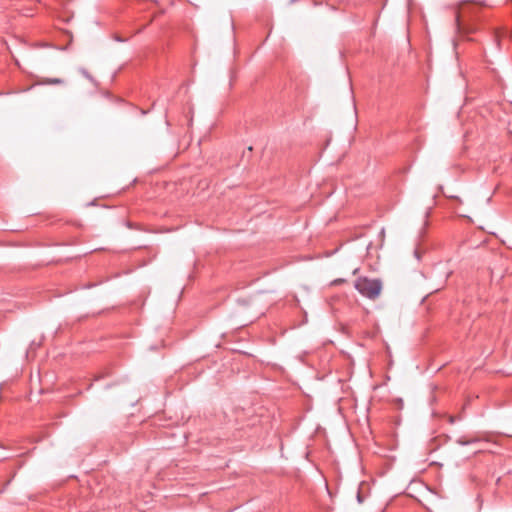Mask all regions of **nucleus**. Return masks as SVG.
Returning <instances> with one entry per match:
<instances>
[{
  "label": "nucleus",
  "instance_id": "f257e3e1",
  "mask_svg": "<svg viewBox=\"0 0 512 512\" xmlns=\"http://www.w3.org/2000/svg\"><path fill=\"white\" fill-rule=\"evenodd\" d=\"M476 8L471 6L468 1L460 3L459 8L455 14V29L459 39L472 40L468 36L478 30L474 22L476 15Z\"/></svg>",
  "mask_w": 512,
  "mask_h": 512
},
{
  "label": "nucleus",
  "instance_id": "f03ea898",
  "mask_svg": "<svg viewBox=\"0 0 512 512\" xmlns=\"http://www.w3.org/2000/svg\"><path fill=\"white\" fill-rule=\"evenodd\" d=\"M354 288L365 298L370 300L377 299L383 288V283L380 279L369 278L366 276L358 277L354 282Z\"/></svg>",
  "mask_w": 512,
  "mask_h": 512
},
{
  "label": "nucleus",
  "instance_id": "7ed1b4c3",
  "mask_svg": "<svg viewBox=\"0 0 512 512\" xmlns=\"http://www.w3.org/2000/svg\"><path fill=\"white\" fill-rule=\"evenodd\" d=\"M508 35V32L504 28H496L493 31V41L496 46V50L501 49V39L503 37H506ZM509 37L512 40V32L509 33Z\"/></svg>",
  "mask_w": 512,
  "mask_h": 512
},
{
  "label": "nucleus",
  "instance_id": "20e7f679",
  "mask_svg": "<svg viewBox=\"0 0 512 512\" xmlns=\"http://www.w3.org/2000/svg\"><path fill=\"white\" fill-rule=\"evenodd\" d=\"M39 83L43 85H60L64 83V80L61 78H42Z\"/></svg>",
  "mask_w": 512,
  "mask_h": 512
},
{
  "label": "nucleus",
  "instance_id": "39448f33",
  "mask_svg": "<svg viewBox=\"0 0 512 512\" xmlns=\"http://www.w3.org/2000/svg\"><path fill=\"white\" fill-rule=\"evenodd\" d=\"M474 442H476V439H466L465 437H460L457 440V443H459L461 445H468V444L474 443Z\"/></svg>",
  "mask_w": 512,
  "mask_h": 512
},
{
  "label": "nucleus",
  "instance_id": "423d86ee",
  "mask_svg": "<svg viewBox=\"0 0 512 512\" xmlns=\"http://www.w3.org/2000/svg\"><path fill=\"white\" fill-rule=\"evenodd\" d=\"M115 39L120 42L125 41L124 39L120 38V36H115Z\"/></svg>",
  "mask_w": 512,
  "mask_h": 512
},
{
  "label": "nucleus",
  "instance_id": "0eeeda50",
  "mask_svg": "<svg viewBox=\"0 0 512 512\" xmlns=\"http://www.w3.org/2000/svg\"><path fill=\"white\" fill-rule=\"evenodd\" d=\"M343 281H344V280H342V279H338V280H335L333 283H335V284H336V283H341V282H343Z\"/></svg>",
  "mask_w": 512,
  "mask_h": 512
}]
</instances>
